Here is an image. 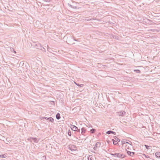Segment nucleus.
<instances>
[{
    "instance_id": "obj_1",
    "label": "nucleus",
    "mask_w": 160,
    "mask_h": 160,
    "mask_svg": "<svg viewBox=\"0 0 160 160\" xmlns=\"http://www.w3.org/2000/svg\"><path fill=\"white\" fill-rule=\"evenodd\" d=\"M73 40V37L71 36H70L67 37L66 42L68 44H73L75 43H72Z\"/></svg>"
},
{
    "instance_id": "obj_2",
    "label": "nucleus",
    "mask_w": 160,
    "mask_h": 160,
    "mask_svg": "<svg viewBox=\"0 0 160 160\" xmlns=\"http://www.w3.org/2000/svg\"><path fill=\"white\" fill-rule=\"evenodd\" d=\"M68 148L71 150L72 152L76 151L77 150V148L74 145H71L68 146Z\"/></svg>"
},
{
    "instance_id": "obj_3",
    "label": "nucleus",
    "mask_w": 160,
    "mask_h": 160,
    "mask_svg": "<svg viewBox=\"0 0 160 160\" xmlns=\"http://www.w3.org/2000/svg\"><path fill=\"white\" fill-rule=\"evenodd\" d=\"M118 115L120 116H122L126 114V112L125 111H121L118 112Z\"/></svg>"
},
{
    "instance_id": "obj_4",
    "label": "nucleus",
    "mask_w": 160,
    "mask_h": 160,
    "mask_svg": "<svg viewBox=\"0 0 160 160\" xmlns=\"http://www.w3.org/2000/svg\"><path fill=\"white\" fill-rule=\"evenodd\" d=\"M127 153L130 156L132 157L135 154V152L129 151H127Z\"/></svg>"
},
{
    "instance_id": "obj_5",
    "label": "nucleus",
    "mask_w": 160,
    "mask_h": 160,
    "mask_svg": "<svg viewBox=\"0 0 160 160\" xmlns=\"http://www.w3.org/2000/svg\"><path fill=\"white\" fill-rule=\"evenodd\" d=\"M110 154L112 156H114L115 157H116L117 158H119V153H111Z\"/></svg>"
},
{
    "instance_id": "obj_6",
    "label": "nucleus",
    "mask_w": 160,
    "mask_h": 160,
    "mask_svg": "<svg viewBox=\"0 0 160 160\" xmlns=\"http://www.w3.org/2000/svg\"><path fill=\"white\" fill-rule=\"evenodd\" d=\"M106 133L107 134H110L112 133L115 135L116 134V132L111 130L107 131Z\"/></svg>"
},
{
    "instance_id": "obj_7",
    "label": "nucleus",
    "mask_w": 160,
    "mask_h": 160,
    "mask_svg": "<svg viewBox=\"0 0 160 160\" xmlns=\"http://www.w3.org/2000/svg\"><path fill=\"white\" fill-rule=\"evenodd\" d=\"M81 134L82 135H83L86 132V129H85L84 128H81Z\"/></svg>"
},
{
    "instance_id": "obj_8",
    "label": "nucleus",
    "mask_w": 160,
    "mask_h": 160,
    "mask_svg": "<svg viewBox=\"0 0 160 160\" xmlns=\"http://www.w3.org/2000/svg\"><path fill=\"white\" fill-rule=\"evenodd\" d=\"M71 128L72 130L76 131V129L77 130L78 127L74 125H72Z\"/></svg>"
},
{
    "instance_id": "obj_9",
    "label": "nucleus",
    "mask_w": 160,
    "mask_h": 160,
    "mask_svg": "<svg viewBox=\"0 0 160 160\" xmlns=\"http://www.w3.org/2000/svg\"><path fill=\"white\" fill-rule=\"evenodd\" d=\"M101 144L100 142H98L96 143V144L95 145L96 147L97 148H99L101 146Z\"/></svg>"
},
{
    "instance_id": "obj_10",
    "label": "nucleus",
    "mask_w": 160,
    "mask_h": 160,
    "mask_svg": "<svg viewBox=\"0 0 160 160\" xmlns=\"http://www.w3.org/2000/svg\"><path fill=\"white\" fill-rule=\"evenodd\" d=\"M56 118L58 120H59V119H60V118H61V117H60V114L59 113H58L56 115Z\"/></svg>"
},
{
    "instance_id": "obj_11",
    "label": "nucleus",
    "mask_w": 160,
    "mask_h": 160,
    "mask_svg": "<svg viewBox=\"0 0 160 160\" xmlns=\"http://www.w3.org/2000/svg\"><path fill=\"white\" fill-rule=\"evenodd\" d=\"M155 156L157 158H160V152H157L155 153Z\"/></svg>"
},
{
    "instance_id": "obj_12",
    "label": "nucleus",
    "mask_w": 160,
    "mask_h": 160,
    "mask_svg": "<svg viewBox=\"0 0 160 160\" xmlns=\"http://www.w3.org/2000/svg\"><path fill=\"white\" fill-rule=\"evenodd\" d=\"M90 132L92 133H94L96 132V130L94 128H92L90 131Z\"/></svg>"
},
{
    "instance_id": "obj_13",
    "label": "nucleus",
    "mask_w": 160,
    "mask_h": 160,
    "mask_svg": "<svg viewBox=\"0 0 160 160\" xmlns=\"http://www.w3.org/2000/svg\"><path fill=\"white\" fill-rule=\"evenodd\" d=\"M47 119H48V120H49V121L51 122H54V119L52 118H48Z\"/></svg>"
},
{
    "instance_id": "obj_14",
    "label": "nucleus",
    "mask_w": 160,
    "mask_h": 160,
    "mask_svg": "<svg viewBox=\"0 0 160 160\" xmlns=\"http://www.w3.org/2000/svg\"><path fill=\"white\" fill-rule=\"evenodd\" d=\"M112 140L113 142V144L114 145H117V144H118L117 142V141L115 140L114 139H112Z\"/></svg>"
},
{
    "instance_id": "obj_15",
    "label": "nucleus",
    "mask_w": 160,
    "mask_h": 160,
    "mask_svg": "<svg viewBox=\"0 0 160 160\" xmlns=\"http://www.w3.org/2000/svg\"><path fill=\"white\" fill-rule=\"evenodd\" d=\"M7 157V156L5 154L0 155V157L1 158H5Z\"/></svg>"
},
{
    "instance_id": "obj_16",
    "label": "nucleus",
    "mask_w": 160,
    "mask_h": 160,
    "mask_svg": "<svg viewBox=\"0 0 160 160\" xmlns=\"http://www.w3.org/2000/svg\"><path fill=\"white\" fill-rule=\"evenodd\" d=\"M119 155H119V158H124L125 157V156L123 154H121L119 153Z\"/></svg>"
},
{
    "instance_id": "obj_17",
    "label": "nucleus",
    "mask_w": 160,
    "mask_h": 160,
    "mask_svg": "<svg viewBox=\"0 0 160 160\" xmlns=\"http://www.w3.org/2000/svg\"><path fill=\"white\" fill-rule=\"evenodd\" d=\"M74 83L77 86H79L80 87H82L83 86V84H78V83H77L76 82H74Z\"/></svg>"
},
{
    "instance_id": "obj_18",
    "label": "nucleus",
    "mask_w": 160,
    "mask_h": 160,
    "mask_svg": "<svg viewBox=\"0 0 160 160\" xmlns=\"http://www.w3.org/2000/svg\"><path fill=\"white\" fill-rule=\"evenodd\" d=\"M134 71L137 73H140V72H141V71L139 70H138V69L134 70Z\"/></svg>"
},
{
    "instance_id": "obj_19",
    "label": "nucleus",
    "mask_w": 160,
    "mask_h": 160,
    "mask_svg": "<svg viewBox=\"0 0 160 160\" xmlns=\"http://www.w3.org/2000/svg\"><path fill=\"white\" fill-rule=\"evenodd\" d=\"M93 20V19H89L88 18H87L85 19L84 21H89L90 20Z\"/></svg>"
},
{
    "instance_id": "obj_20",
    "label": "nucleus",
    "mask_w": 160,
    "mask_h": 160,
    "mask_svg": "<svg viewBox=\"0 0 160 160\" xmlns=\"http://www.w3.org/2000/svg\"><path fill=\"white\" fill-rule=\"evenodd\" d=\"M114 139L116 140L117 141H118V142H120V139L118 138V137H117L116 136H115L114 137Z\"/></svg>"
},
{
    "instance_id": "obj_21",
    "label": "nucleus",
    "mask_w": 160,
    "mask_h": 160,
    "mask_svg": "<svg viewBox=\"0 0 160 160\" xmlns=\"http://www.w3.org/2000/svg\"><path fill=\"white\" fill-rule=\"evenodd\" d=\"M145 147H146V148L147 149H150V147H151V146H148V145H145Z\"/></svg>"
},
{
    "instance_id": "obj_22",
    "label": "nucleus",
    "mask_w": 160,
    "mask_h": 160,
    "mask_svg": "<svg viewBox=\"0 0 160 160\" xmlns=\"http://www.w3.org/2000/svg\"><path fill=\"white\" fill-rule=\"evenodd\" d=\"M68 134L69 136H71L72 133L71 132V131L70 130H68Z\"/></svg>"
},
{
    "instance_id": "obj_23",
    "label": "nucleus",
    "mask_w": 160,
    "mask_h": 160,
    "mask_svg": "<svg viewBox=\"0 0 160 160\" xmlns=\"http://www.w3.org/2000/svg\"><path fill=\"white\" fill-rule=\"evenodd\" d=\"M122 144H125L126 143H129L128 142H127L122 141Z\"/></svg>"
},
{
    "instance_id": "obj_24",
    "label": "nucleus",
    "mask_w": 160,
    "mask_h": 160,
    "mask_svg": "<svg viewBox=\"0 0 160 160\" xmlns=\"http://www.w3.org/2000/svg\"><path fill=\"white\" fill-rule=\"evenodd\" d=\"M143 155L145 156V157L147 158H150V156H149L148 155H145V154H143Z\"/></svg>"
},
{
    "instance_id": "obj_25",
    "label": "nucleus",
    "mask_w": 160,
    "mask_h": 160,
    "mask_svg": "<svg viewBox=\"0 0 160 160\" xmlns=\"http://www.w3.org/2000/svg\"><path fill=\"white\" fill-rule=\"evenodd\" d=\"M76 131H77L78 132L80 133V129H78V128H77V130L76 129Z\"/></svg>"
},
{
    "instance_id": "obj_26",
    "label": "nucleus",
    "mask_w": 160,
    "mask_h": 160,
    "mask_svg": "<svg viewBox=\"0 0 160 160\" xmlns=\"http://www.w3.org/2000/svg\"><path fill=\"white\" fill-rule=\"evenodd\" d=\"M42 118H43V119H46L47 120H48V119H47L48 118L46 117H43Z\"/></svg>"
},
{
    "instance_id": "obj_27",
    "label": "nucleus",
    "mask_w": 160,
    "mask_h": 160,
    "mask_svg": "<svg viewBox=\"0 0 160 160\" xmlns=\"http://www.w3.org/2000/svg\"><path fill=\"white\" fill-rule=\"evenodd\" d=\"M97 148L95 146H94L93 148L94 150L96 151L97 150Z\"/></svg>"
},
{
    "instance_id": "obj_28",
    "label": "nucleus",
    "mask_w": 160,
    "mask_h": 160,
    "mask_svg": "<svg viewBox=\"0 0 160 160\" xmlns=\"http://www.w3.org/2000/svg\"><path fill=\"white\" fill-rule=\"evenodd\" d=\"M12 50L13 51V52H14V53H16V51H15V50H14V49L13 48H12Z\"/></svg>"
},
{
    "instance_id": "obj_29",
    "label": "nucleus",
    "mask_w": 160,
    "mask_h": 160,
    "mask_svg": "<svg viewBox=\"0 0 160 160\" xmlns=\"http://www.w3.org/2000/svg\"><path fill=\"white\" fill-rule=\"evenodd\" d=\"M73 40H74V41H78V40L74 39L73 38Z\"/></svg>"
},
{
    "instance_id": "obj_30",
    "label": "nucleus",
    "mask_w": 160,
    "mask_h": 160,
    "mask_svg": "<svg viewBox=\"0 0 160 160\" xmlns=\"http://www.w3.org/2000/svg\"><path fill=\"white\" fill-rule=\"evenodd\" d=\"M90 160H92V158H90Z\"/></svg>"
},
{
    "instance_id": "obj_31",
    "label": "nucleus",
    "mask_w": 160,
    "mask_h": 160,
    "mask_svg": "<svg viewBox=\"0 0 160 160\" xmlns=\"http://www.w3.org/2000/svg\"><path fill=\"white\" fill-rule=\"evenodd\" d=\"M90 156H89L88 157V160H89V158H90Z\"/></svg>"
},
{
    "instance_id": "obj_32",
    "label": "nucleus",
    "mask_w": 160,
    "mask_h": 160,
    "mask_svg": "<svg viewBox=\"0 0 160 160\" xmlns=\"http://www.w3.org/2000/svg\"><path fill=\"white\" fill-rule=\"evenodd\" d=\"M1 25H2V24L1 23H0V27H1Z\"/></svg>"
},
{
    "instance_id": "obj_33",
    "label": "nucleus",
    "mask_w": 160,
    "mask_h": 160,
    "mask_svg": "<svg viewBox=\"0 0 160 160\" xmlns=\"http://www.w3.org/2000/svg\"><path fill=\"white\" fill-rule=\"evenodd\" d=\"M71 7L72 8H73V7H72V5H71Z\"/></svg>"
}]
</instances>
